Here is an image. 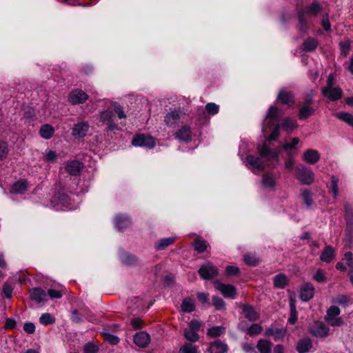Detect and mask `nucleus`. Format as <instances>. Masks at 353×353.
<instances>
[{
	"mask_svg": "<svg viewBox=\"0 0 353 353\" xmlns=\"http://www.w3.org/2000/svg\"><path fill=\"white\" fill-rule=\"evenodd\" d=\"M281 115L278 108L270 106L263 121L262 132L265 143L259 148L260 157L249 156L246 158V165L254 173L261 172L265 166L274 167L279 162V153L271 150L268 142L275 141L279 136L280 125L278 123Z\"/></svg>",
	"mask_w": 353,
	"mask_h": 353,
	"instance_id": "nucleus-1",
	"label": "nucleus"
},
{
	"mask_svg": "<svg viewBox=\"0 0 353 353\" xmlns=\"http://www.w3.org/2000/svg\"><path fill=\"white\" fill-rule=\"evenodd\" d=\"M322 11V6L317 1H314L311 4L299 11V30L301 33H305L308 30L307 18L316 17Z\"/></svg>",
	"mask_w": 353,
	"mask_h": 353,
	"instance_id": "nucleus-2",
	"label": "nucleus"
},
{
	"mask_svg": "<svg viewBox=\"0 0 353 353\" xmlns=\"http://www.w3.org/2000/svg\"><path fill=\"white\" fill-rule=\"evenodd\" d=\"M52 208L56 210H72L74 205L70 196L63 191H59L54 193L50 200Z\"/></svg>",
	"mask_w": 353,
	"mask_h": 353,
	"instance_id": "nucleus-3",
	"label": "nucleus"
},
{
	"mask_svg": "<svg viewBox=\"0 0 353 353\" xmlns=\"http://www.w3.org/2000/svg\"><path fill=\"white\" fill-rule=\"evenodd\" d=\"M296 177L303 184L310 185L314 181V173L311 168L299 165L295 168Z\"/></svg>",
	"mask_w": 353,
	"mask_h": 353,
	"instance_id": "nucleus-4",
	"label": "nucleus"
},
{
	"mask_svg": "<svg viewBox=\"0 0 353 353\" xmlns=\"http://www.w3.org/2000/svg\"><path fill=\"white\" fill-rule=\"evenodd\" d=\"M341 310L336 305L330 307L326 312L325 320L331 326H341L344 323V321L339 317Z\"/></svg>",
	"mask_w": 353,
	"mask_h": 353,
	"instance_id": "nucleus-5",
	"label": "nucleus"
},
{
	"mask_svg": "<svg viewBox=\"0 0 353 353\" xmlns=\"http://www.w3.org/2000/svg\"><path fill=\"white\" fill-rule=\"evenodd\" d=\"M99 120L102 124L107 125V130L108 131L119 130L118 124L114 121V112L112 110H107L100 112Z\"/></svg>",
	"mask_w": 353,
	"mask_h": 353,
	"instance_id": "nucleus-6",
	"label": "nucleus"
},
{
	"mask_svg": "<svg viewBox=\"0 0 353 353\" xmlns=\"http://www.w3.org/2000/svg\"><path fill=\"white\" fill-rule=\"evenodd\" d=\"M198 273L203 279L210 280L219 274V271L212 263L207 262L200 267Z\"/></svg>",
	"mask_w": 353,
	"mask_h": 353,
	"instance_id": "nucleus-7",
	"label": "nucleus"
},
{
	"mask_svg": "<svg viewBox=\"0 0 353 353\" xmlns=\"http://www.w3.org/2000/svg\"><path fill=\"white\" fill-rule=\"evenodd\" d=\"M313 99L311 96L307 97L299 110V117L301 120H305L314 114L315 108L312 105Z\"/></svg>",
	"mask_w": 353,
	"mask_h": 353,
	"instance_id": "nucleus-8",
	"label": "nucleus"
},
{
	"mask_svg": "<svg viewBox=\"0 0 353 353\" xmlns=\"http://www.w3.org/2000/svg\"><path fill=\"white\" fill-rule=\"evenodd\" d=\"M132 143L134 146L145 147L151 149L154 147L155 141L151 136L139 134L133 138Z\"/></svg>",
	"mask_w": 353,
	"mask_h": 353,
	"instance_id": "nucleus-9",
	"label": "nucleus"
},
{
	"mask_svg": "<svg viewBox=\"0 0 353 353\" xmlns=\"http://www.w3.org/2000/svg\"><path fill=\"white\" fill-rule=\"evenodd\" d=\"M214 286L215 288L219 292H221V293L225 298H235V296L236 294V290L233 285L230 284H224L219 281V280H216L214 281Z\"/></svg>",
	"mask_w": 353,
	"mask_h": 353,
	"instance_id": "nucleus-10",
	"label": "nucleus"
},
{
	"mask_svg": "<svg viewBox=\"0 0 353 353\" xmlns=\"http://www.w3.org/2000/svg\"><path fill=\"white\" fill-rule=\"evenodd\" d=\"M183 115L181 110H175L165 115L164 121L168 126L174 128L179 124Z\"/></svg>",
	"mask_w": 353,
	"mask_h": 353,
	"instance_id": "nucleus-11",
	"label": "nucleus"
},
{
	"mask_svg": "<svg viewBox=\"0 0 353 353\" xmlns=\"http://www.w3.org/2000/svg\"><path fill=\"white\" fill-rule=\"evenodd\" d=\"M322 94L332 101L340 99L342 97V90L339 87H323Z\"/></svg>",
	"mask_w": 353,
	"mask_h": 353,
	"instance_id": "nucleus-12",
	"label": "nucleus"
},
{
	"mask_svg": "<svg viewBox=\"0 0 353 353\" xmlns=\"http://www.w3.org/2000/svg\"><path fill=\"white\" fill-rule=\"evenodd\" d=\"M311 334L319 338L327 337L330 334V328L323 323H316L310 329Z\"/></svg>",
	"mask_w": 353,
	"mask_h": 353,
	"instance_id": "nucleus-13",
	"label": "nucleus"
},
{
	"mask_svg": "<svg viewBox=\"0 0 353 353\" xmlns=\"http://www.w3.org/2000/svg\"><path fill=\"white\" fill-rule=\"evenodd\" d=\"M88 99L87 94L81 90H74L69 94L68 101L72 105L84 103Z\"/></svg>",
	"mask_w": 353,
	"mask_h": 353,
	"instance_id": "nucleus-14",
	"label": "nucleus"
},
{
	"mask_svg": "<svg viewBox=\"0 0 353 353\" xmlns=\"http://www.w3.org/2000/svg\"><path fill=\"white\" fill-rule=\"evenodd\" d=\"M89 130V124L88 122H79L74 124L72 128V135L76 138L84 137Z\"/></svg>",
	"mask_w": 353,
	"mask_h": 353,
	"instance_id": "nucleus-15",
	"label": "nucleus"
},
{
	"mask_svg": "<svg viewBox=\"0 0 353 353\" xmlns=\"http://www.w3.org/2000/svg\"><path fill=\"white\" fill-rule=\"evenodd\" d=\"M83 164L77 160L68 162L65 166V170L70 175L77 176L80 174L83 169Z\"/></svg>",
	"mask_w": 353,
	"mask_h": 353,
	"instance_id": "nucleus-16",
	"label": "nucleus"
},
{
	"mask_svg": "<svg viewBox=\"0 0 353 353\" xmlns=\"http://www.w3.org/2000/svg\"><path fill=\"white\" fill-rule=\"evenodd\" d=\"M321 155L318 150L314 149H307L303 154V159L309 164H315L320 159Z\"/></svg>",
	"mask_w": 353,
	"mask_h": 353,
	"instance_id": "nucleus-17",
	"label": "nucleus"
},
{
	"mask_svg": "<svg viewBox=\"0 0 353 353\" xmlns=\"http://www.w3.org/2000/svg\"><path fill=\"white\" fill-rule=\"evenodd\" d=\"M30 296L31 300L34 301L38 303L48 300V294L41 288H32L30 292Z\"/></svg>",
	"mask_w": 353,
	"mask_h": 353,
	"instance_id": "nucleus-18",
	"label": "nucleus"
},
{
	"mask_svg": "<svg viewBox=\"0 0 353 353\" xmlns=\"http://www.w3.org/2000/svg\"><path fill=\"white\" fill-rule=\"evenodd\" d=\"M134 342L140 347H145L150 342V336L145 332H139L134 336Z\"/></svg>",
	"mask_w": 353,
	"mask_h": 353,
	"instance_id": "nucleus-19",
	"label": "nucleus"
},
{
	"mask_svg": "<svg viewBox=\"0 0 353 353\" xmlns=\"http://www.w3.org/2000/svg\"><path fill=\"white\" fill-rule=\"evenodd\" d=\"M286 334V330L270 326L265 330V334L267 336H272L275 341L282 339Z\"/></svg>",
	"mask_w": 353,
	"mask_h": 353,
	"instance_id": "nucleus-20",
	"label": "nucleus"
},
{
	"mask_svg": "<svg viewBox=\"0 0 353 353\" xmlns=\"http://www.w3.org/2000/svg\"><path fill=\"white\" fill-rule=\"evenodd\" d=\"M227 351L228 345L220 340L212 342L207 350L208 353H226Z\"/></svg>",
	"mask_w": 353,
	"mask_h": 353,
	"instance_id": "nucleus-21",
	"label": "nucleus"
},
{
	"mask_svg": "<svg viewBox=\"0 0 353 353\" xmlns=\"http://www.w3.org/2000/svg\"><path fill=\"white\" fill-rule=\"evenodd\" d=\"M314 286L311 283H307L301 288L300 298L303 301H307L314 296Z\"/></svg>",
	"mask_w": 353,
	"mask_h": 353,
	"instance_id": "nucleus-22",
	"label": "nucleus"
},
{
	"mask_svg": "<svg viewBox=\"0 0 353 353\" xmlns=\"http://www.w3.org/2000/svg\"><path fill=\"white\" fill-rule=\"evenodd\" d=\"M176 138L180 141L189 142L192 140V132L190 128L187 125L182 126L175 133Z\"/></svg>",
	"mask_w": 353,
	"mask_h": 353,
	"instance_id": "nucleus-23",
	"label": "nucleus"
},
{
	"mask_svg": "<svg viewBox=\"0 0 353 353\" xmlns=\"http://www.w3.org/2000/svg\"><path fill=\"white\" fill-rule=\"evenodd\" d=\"M115 225L119 231H122L131 225V221L127 215L118 214L115 217Z\"/></svg>",
	"mask_w": 353,
	"mask_h": 353,
	"instance_id": "nucleus-24",
	"label": "nucleus"
},
{
	"mask_svg": "<svg viewBox=\"0 0 353 353\" xmlns=\"http://www.w3.org/2000/svg\"><path fill=\"white\" fill-rule=\"evenodd\" d=\"M277 101L285 105H291L294 103V96L290 92L282 90L278 94Z\"/></svg>",
	"mask_w": 353,
	"mask_h": 353,
	"instance_id": "nucleus-25",
	"label": "nucleus"
},
{
	"mask_svg": "<svg viewBox=\"0 0 353 353\" xmlns=\"http://www.w3.org/2000/svg\"><path fill=\"white\" fill-rule=\"evenodd\" d=\"M335 257V250L330 245L325 247L324 251L320 256V259L322 261L325 263L331 262Z\"/></svg>",
	"mask_w": 353,
	"mask_h": 353,
	"instance_id": "nucleus-26",
	"label": "nucleus"
},
{
	"mask_svg": "<svg viewBox=\"0 0 353 353\" xmlns=\"http://www.w3.org/2000/svg\"><path fill=\"white\" fill-rule=\"evenodd\" d=\"M27 190L28 183L26 180H20L15 182L11 188V192L14 194H23Z\"/></svg>",
	"mask_w": 353,
	"mask_h": 353,
	"instance_id": "nucleus-27",
	"label": "nucleus"
},
{
	"mask_svg": "<svg viewBox=\"0 0 353 353\" xmlns=\"http://www.w3.org/2000/svg\"><path fill=\"white\" fill-rule=\"evenodd\" d=\"M319 45V41L313 37H308L303 43V50L305 52H312L316 50Z\"/></svg>",
	"mask_w": 353,
	"mask_h": 353,
	"instance_id": "nucleus-28",
	"label": "nucleus"
},
{
	"mask_svg": "<svg viewBox=\"0 0 353 353\" xmlns=\"http://www.w3.org/2000/svg\"><path fill=\"white\" fill-rule=\"evenodd\" d=\"M54 133V130L50 124H44L41 125L39 130V135L45 139H50L53 136Z\"/></svg>",
	"mask_w": 353,
	"mask_h": 353,
	"instance_id": "nucleus-29",
	"label": "nucleus"
},
{
	"mask_svg": "<svg viewBox=\"0 0 353 353\" xmlns=\"http://www.w3.org/2000/svg\"><path fill=\"white\" fill-rule=\"evenodd\" d=\"M312 346L311 340L309 338H305L298 343L296 349L299 353H305L311 349Z\"/></svg>",
	"mask_w": 353,
	"mask_h": 353,
	"instance_id": "nucleus-30",
	"label": "nucleus"
},
{
	"mask_svg": "<svg viewBox=\"0 0 353 353\" xmlns=\"http://www.w3.org/2000/svg\"><path fill=\"white\" fill-rule=\"evenodd\" d=\"M181 310L185 313L193 312L195 310V305L193 300L190 297L185 298L181 303Z\"/></svg>",
	"mask_w": 353,
	"mask_h": 353,
	"instance_id": "nucleus-31",
	"label": "nucleus"
},
{
	"mask_svg": "<svg viewBox=\"0 0 353 353\" xmlns=\"http://www.w3.org/2000/svg\"><path fill=\"white\" fill-rule=\"evenodd\" d=\"M175 239V237L161 239L157 243H156L155 248L157 250H165L166 248H168L169 245H172L174 242Z\"/></svg>",
	"mask_w": 353,
	"mask_h": 353,
	"instance_id": "nucleus-32",
	"label": "nucleus"
},
{
	"mask_svg": "<svg viewBox=\"0 0 353 353\" xmlns=\"http://www.w3.org/2000/svg\"><path fill=\"white\" fill-rule=\"evenodd\" d=\"M256 347L260 353H271L272 344L268 340L260 339Z\"/></svg>",
	"mask_w": 353,
	"mask_h": 353,
	"instance_id": "nucleus-33",
	"label": "nucleus"
},
{
	"mask_svg": "<svg viewBox=\"0 0 353 353\" xmlns=\"http://www.w3.org/2000/svg\"><path fill=\"white\" fill-rule=\"evenodd\" d=\"M193 246L198 253H203L207 250L208 244L206 241L197 238L194 240Z\"/></svg>",
	"mask_w": 353,
	"mask_h": 353,
	"instance_id": "nucleus-34",
	"label": "nucleus"
},
{
	"mask_svg": "<svg viewBox=\"0 0 353 353\" xmlns=\"http://www.w3.org/2000/svg\"><path fill=\"white\" fill-rule=\"evenodd\" d=\"M263 330V327L260 324L253 323L248 327L245 332L247 335L252 336L254 335H259Z\"/></svg>",
	"mask_w": 353,
	"mask_h": 353,
	"instance_id": "nucleus-35",
	"label": "nucleus"
},
{
	"mask_svg": "<svg viewBox=\"0 0 353 353\" xmlns=\"http://www.w3.org/2000/svg\"><path fill=\"white\" fill-rule=\"evenodd\" d=\"M244 317L250 321H256L259 319V315L252 307L244 304Z\"/></svg>",
	"mask_w": 353,
	"mask_h": 353,
	"instance_id": "nucleus-36",
	"label": "nucleus"
},
{
	"mask_svg": "<svg viewBox=\"0 0 353 353\" xmlns=\"http://www.w3.org/2000/svg\"><path fill=\"white\" fill-rule=\"evenodd\" d=\"M225 332V327L223 326H214L208 329L207 334L211 337H218Z\"/></svg>",
	"mask_w": 353,
	"mask_h": 353,
	"instance_id": "nucleus-37",
	"label": "nucleus"
},
{
	"mask_svg": "<svg viewBox=\"0 0 353 353\" xmlns=\"http://www.w3.org/2000/svg\"><path fill=\"white\" fill-rule=\"evenodd\" d=\"M274 284L279 288H284L288 284L287 277L282 274L275 276L274 279Z\"/></svg>",
	"mask_w": 353,
	"mask_h": 353,
	"instance_id": "nucleus-38",
	"label": "nucleus"
},
{
	"mask_svg": "<svg viewBox=\"0 0 353 353\" xmlns=\"http://www.w3.org/2000/svg\"><path fill=\"white\" fill-rule=\"evenodd\" d=\"M260 261V259L252 253H248L244 255V263L250 266H256L259 263Z\"/></svg>",
	"mask_w": 353,
	"mask_h": 353,
	"instance_id": "nucleus-39",
	"label": "nucleus"
},
{
	"mask_svg": "<svg viewBox=\"0 0 353 353\" xmlns=\"http://www.w3.org/2000/svg\"><path fill=\"white\" fill-rule=\"evenodd\" d=\"M336 117L353 127V115L344 112H338Z\"/></svg>",
	"mask_w": 353,
	"mask_h": 353,
	"instance_id": "nucleus-40",
	"label": "nucleus"
},
{
	"mask_svg": "<svg viewBox=\"0 0 353 353\" xmlns=\"http://www.w3.org/2000/svg\"><path fill=\"white\" fill-rule=\"evenodd\" d=\"M184 336L188 341L191 342H196L199 339L197 332L190 330V328H185L184 330Z\"/></svg>",
	"mask_w": 353,
	"mask_h": 353,
	"instance_id": "nucleus-41",
	"label": "nucleus"
},
{
	"mask_svg": "<svg viewBox=\"0 0 353 353\" xmlns=\"http://www.w3.org/2000/svg\"><path fill=\"white\" fill-rule=\"evenodd\" d=\"M332 302L342 306H346L350 303V299L346 295L341 294L333 298Z\"/></svg>",
	"mask_w": 353,
	"mask_h": 353,
	"instance_id": "nucleus-42",
	"label": "nucleus"
},
{
	"mask_svg": "<svg viewBox=\"0 0 353 353\" xmlns=\"http://www.w3.org/2000/svg\"><path fill=\"white\" fill-rule=\"evenodd\" d=\"M351 42L349 39H345L339 43L341 55L345 57L350 52Z\"/></svg>",
	"mask_w": 353,
	"mask_h": 353,
	"instance_id": "nucleus-43",
	"label": "nucleus"
},
{
	"mask_svg": "<svg viewBox=\"0 0 353 353\" xmlns=\"http://www.w3.org/2000/svg\"><path fill=\"white\" fill-rule=\"evenodd\" d=\"M283 128L287 131L292 130L297 127L296 120L293 119H285L282 123Z\"/></svg>",
	"mask_w": 353,
	"mask_h": 353,
	"instance_id": "nucleus-44",
	"label": "nucleus"
},
{
	"mask_svg": "<svg viewBox=\"0 0 353 353\" xmlns=\"http://www.w3.org/2000/svg\"><path fill=\"white\" fill-rule=\"evenodd\" d=\"M39 321L42 325H48L53 324L55 322V319L50 314L44 313L41 316Z\"/></svg>",
	"mask_w": 353,
	"mask_h": 353,
	"instance_id": "nucleus-45",
	"label": "nucleus"
},
{
	"mask_svg": "<svg viewBox=\"0 0 353 353\" xmlns=\"http://www.w3.org/2000/svg\"><path fill=\"white\" fill-rule=\"evenodd\" d=\"M102 334L104 337L105 341L108 342L111 345H115L118 344L120 341V339L118 336L111 334L108 332H103Z\"/></svg>",
	"mask_w": 353,
	"mask_h": 353,
	"instance_id": "nucleus-46",
	"label": "nucleus"
},
{
	"mask_svg": "<svg viewBox=\"0 0 353 353\" xmlns=\"http://www.w3.org/2000/svg\"><path fill=\"white\" fill-rule=\"evenodd\" d=\"M338 182L339 180L336 177L334 176H332L330 192L333 194L334 198H336L339 194Z\"/></svg>",
	"mask_w": 353,
	"mask_h": 353,
	"instance_id": "nucleus-47",
	"label": "nucleus"
},
{
	"mask_svg": "<svg viewBox=\"0 0 353 353\" xmlns=\"http://www.w3.org/2000/svg\"><path fill=\"white\" fill-rule=\"evenodd\" d=\"M121 261L123 263L131 265L137 263V258L134 255L125 254L122 256Z\"/></svg>",
	"mask_w": 353,
	"mask_h": 353,
	"instance_id": "nucleus-48",
	"label": "nucleus"
},
{
	"mask_svg": "<svg viewBox=\"0 0 353 353\" xmlns=\"http://www.w3.org/2000/svg\"><path fill=\"white\" fill-rule=\"evenodd\" d=\"M300 140L297 137L293 138L290 142L283 144V148L286 151H291L296 148L297 145L299 143Z\"/></svg>",
	"mask_w": 353,
	"mask_h": 353,
	"instance_id": "nucleus-49",
	"label": "nucleus"
},
{
	"mask_svg": "<svg viewBox=\"0 0 353 353\" xmlns=\"http://www.w3.org/2000/svg\"><path fill=\"white\" fill-rule=\"evenodd\" d=\"M262 183L267 188H273L275 185V179L272 175L265 174L263 177Z\"/></svg>",
	"mask_w": 353,
	"mask_h": 353,
	"instance_id": "nucleus-50",
	"label": "nucleus"
},
{
	"mask_svg": "<svg viewBox=\"0 0 353 353\" xmlns=\"http://www.w3.org/2000/svg\"><path fill=\"white\" fill-rule=\"evenodd\" d=\"M58 157V154L53 150L46 151L43 155V160L48 162H54Z\"/></svg>",
	"mask_w": 353,
	"mask_h": 353,
	"instance_id": "nucleus-51",
	"label": "nucleus"
},
{
	"mask_svg": "<svg viewBox=\"0 0 353 353\" xmlns=\"http://www.w3.org/2000/svg\"><path fill=\"white\" fill-rule=\"evenodd\" d=\"M302 196L307 207H310L313 203L311 192L307 190H305L302 192Z\"/></svg>",
	"mask_w": 353,
	"mask_h": 353,
	"instance_id": "nucleus-52",
	"label": "nucleus"
},
{
	"mask_svg": "<svg viewBox=\"0 0 353 353\" xmlns=\"http://www.w3.org/2000/svg\"><path fill=\"white\" fill-rule=\"evenodd\" d=\"M313 279L318 283H324L326 281V276L324 270L319 269L315 274L313 276Z\"/></svg>",
	"mask_w": 353,
	"mask_h": 353,
	"instance_id": "nucleus-53",
	"label": "nucleus"
},
{
	"mask_svg": "<svg viewBox=\"0 0 353 353\" xmlns=\"http://www.w3.org/2000/svg\"><path fill=\"white\" fill-rule=\"evenodd\" d=\"M179 353H197L196 347L191 343H185L180 348Z\"/></svg>",
	"mask_w": 353,
	"mask_h": 353,
	"instance_id": "nucleus-54",
	"label": "nucleus"
},
{
	"mask_svg": "<svg viewBox=\"0 0 353 353\" xmlns=\"http://www.w3.org/2000/svg\"><path fill=\"white\" fill-rule=\"evenodd\" d=\"M206 111L212 115L216 114L219 111V106L214 103H208L205 105Z\"/></svg>",
	"mask_w": 353,
	"mask_h": 353,
	"instance_id": "nucleus-55",
	"label": "nucleus"
},
{
	"mask_svg": "<svg viewBox=\"0 0 353 353\" xmlns=\"http://www.w3.org/2000/svg\"><path fill=\"white\" fill-rule=\"evenodd\" d=\"M130 324L134 330L141 329L144 327V323L139 317H134L131 319Z\"/></svg>",
	"mask_w": 353,
	"mask_h": 353,
	"instance_id": "nucleus-56",
	"label": "nucleus"
},
{
	"mask_svg": "<svg viewBox=\"0 0 353 353\" xmlns=\"http://www.w3.org/2000/svg\"><path fill=\"white\" fill-rule=\"evenodd\" d=\"M99 350L98 347L93 343L89 342L83 346L84 353H97Z\"/></svg>",
	"mask_w": 353,
	"mask_h": 353,
	"instance_id": "nucleus-57",
	"label": "nucleus"
},
{
	"mask_svg": "<svg viewBox=\"0 0 353 353\" xmlns=\"http://www.w3.org/2000/svg\"><path fill=\"white\" fill-rule=\"evenodd\" d=\"M212 304L216 307V310H222L225 307V302L224 301L218 296L212 297Z\"/></svg>",
	"mask_w": 353,
	"mask_h": 353,
	"instance_id": "nucleus-58",
	"label": "nucleus"
},
{
	"mask_svg": "<svg viewBox=\"0 0 353 353\" xmlns=\"http://www.w3.org/2000/svg\"><path fill=\"white\" fill-rule=\"evenodd\" d=\"M321 26L323 27L324 30L326 32H329L331 30V25L329 20V15L327 13H325L323 15V19L321 21Z\"/></svg>",
	"mask_w": 353,
	"mask_h": 353,
	"instance_id": "nucleus-59",
	"label": "nucleus"
},
{
	"mask_svg": "<svg viewBox=\"0 0 353 353\" xmlns=\"http://www.w3.org/2000/svg\"><path fill=\"white\" fill-rule=\"evenodd\" d=\"M8 153V149L6 143L3 141H0V160L6 158Z\"/></svg>",
	"mask_w": 353,
	"mask_h": 353,
	"instance_id": "nucleus-60",
	"label": "nucleus"
},
{
	"mask_svg": "<svg viewBox=\"0 0 353 353\" xmlns=\"http://www.w3.org/2000/svg\"><path fill=\"white\" fill-rule=\"evenodd\" d=\"M239 272V269L237 267L228 265L225 268V274L227 276H234Z\"/></svg>",
	"mask_w": 353,
	"mask_h": 353,
	"instance_id": "nucleus-61",
	"label": "nucleus"
},
{
	"mask_svg": "<svg viewBox=\"0 0 353 353\" xmlns=\"http://www.w3.org/2000/svg\"><path fill=\"white\" fill-rule=\"evenodd\" d=\"M12 291L13 289L10 285L5 283L3 285V294L6 298L10 299L12 296Z\"/></svg>",
	"mask_w": 353,
	"mask_h": 353,
	"instance_id": "nucleus-62",
	"label": "nucleus"
},
{
	"mask_svg": "<svg viewBox=\"0 0 353 353\" xmlns=\"http://www.w3.org/2000/svg\"><path fill=\"white\" fill-rule=\"evenodd\" d=\"M201 326V323L197 320L193 319L189 323V327L190 330L198 332Z\"/></svg>",
	"mask_w": 353,
	"mask_h": 353,
	"instance_id": "nucleus-63",
	"label": "nucleus"
},
{
	"mask_svg": "<svg viewBox=\"0 0 353 353\" xmlns=\"http://www.w3.org/2000/svg\"><path fill=\"white\" fill-rule=\"evenodd\" d=\"M23 330L28 334H33L35 332V325L32 323L27 322L23 325Z\"/></svg>",
	"mask_w": 353,
	"mask_h": 353,
	"instance_id": "nucleus-64",
	"label": "nucleus"
}]
</instances>
